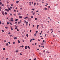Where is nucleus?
Listing matches in <instances>:
<instances>
[{
	"label": "nucleus",
	"instance_id": "22",
	"mask_svg": "<svg viewBox=\"0 0 60 60\" xmlns=\"http://www.w3.org/2000/svg\"><path fill=\"white\" fill-rule=\"evenodd\" d=\"M11 30H13V29L12 28V27H11Z\"/></svg>",
	"mask_w": 60,
	"mask_h": 60
},
{
	"label": "nucleus",
	"instance_id": "60",
	"mask_svg": "<svg viewBox=\"0 0 60 60\" xmlns=\"http://www.w3.org/2000/svg\"><path fill=\"white\" fill-rule=\"evenodd\" d=\"M32 10H33V11H34V9H32Z\"/></svg>",
	"mask_w": 60,
	"mask_h": 60
},
{
	"label": "nucleus",
	"instance_id": "41",
	"mask_svg": "<svg viewBox=\"0 0 60 60\" xmlns=\"http://www.w3.org/2000/svg\"><path fill=\"white\" fill-rule=\"evenodd\" d=\"M14 11H15V12H16V10H14Z\"/></svg>",
	"mask_w": 60,
	"mask_h": 60
},
{
	"label": "nucleus",
	"instance_id": "51",
	"mask_svg": "<svg viewBox=\"0 0 60 60\" xmlns=\"http://www.w3.org/2000/svg\"><path fill=\"white\" fill-rule=\"evenodd\" d=\"M25 18H26V19H27V18H28V17H25Z\"/></svg>",
	"mask_w": 60,
	"mask_h": 60
},
{
	"label": "nucleus",
	"instance_id": "10",
	"mask_svg": "<svg viewBox=\"0 0 60 60\" xmlns=\"http://www.w3.org/2000/svg\"><path fill=\"white\" fill-rule=\"evenodd\" d=\"M43 44H44L42 42L41 43V46H42V45H43Z\"/></svg>",
	"mask_w": 60,
	"mask_h": 60
},
{
	"label": "nucleus",
	"instance_id": "44",
	"mask_svg": "<svg viewBox=\"0 0 60 60\" xmlns=\"http://www.w3.org/2000/svg\"><path fill=\"white\" fill-rule=\"evenodd\" d=\"M21 53H22V52H21V53H20V55H22V54Z\"/></svg>",
	"mask_w": 60,
	"mask_h": 60
},
{
	"label": "nucleus",
	"instance_id": "13",
	"mask_svg": "<svg viewBox=\"0 0 60 60\" xmlns=\"http://www.w3.org/2000/svg\"><path fill=\"white\" fill-rule=\"evenodd\" d=\"M3 50H5V48H4L3 49Z\"/></svg>",
	"mask_w": 60,
	"mask_h": 60
},
{
	"label": "nucleus",
	"instance_id": "1",
	"mask_svg": "<svg viewBox=\"0 0 60 60\" xmlns=\"http://www.w3.org/2000/svg\"><path fill=\"white\" fill-rule=\"evenodd\" d=\"M31 18H29V20H28L29 22H30L31 21Z\"/></svg>",
	"mask_w": 60,
	"mask_h": 60
},
{
	"label": "nucleus",
	"instance_id": "23",
	"mask_svg": "<svg viewBox=\"0 0 60 60\" xmlns=\"http://www.w3.org/2000/svg\"><path fill=\"white\" fill-rule=\"evenodd\" d=\"M35 20H37V18H35Z\"/></svg>",
	"mask_w": 60,
	"mask_h": 60
},
{
	"label": "nucleus",
	"instance_id": "27",
	"mask_svg": "<svg viewBox=\"0 0 60 60\" xmlns=\"http://www.w3.org/2000/svg\"><path fill=\"white\" fill-rule=\"evenodd\" d=\"M18 15H21V14H20L19 13L18 14Z\"/></svg>",
	"mask_w": 60,
	"mask_h": 60
},
{
	"label": "nucleus",
	"instance_id": "42",
	"mask_svg": "<svg viewBox=\"0 0 60 60\" xmlns=\"http://www.w3.org/2000/svg\"><path fill=\"white\" fill-rule=\"evenodd\" d=\"M9 36H10V37H11V36H12V35H10Z\"/></svg>",
	"mask_w": 60,
	"mask_h": 60
},
{
	"label": "nucleus",
	"instance_id": "18",
	"mask_svg": "<svg viewBox=\"0 0 60 60\" xmlns=\"http://www.w3.org/2000/svg\"><path fill=\"white\" fill-rule=\"evenodd\" d=\"M45 9V10H47V9L46 8H45V9Z\"/></svg>",
	"mask_w": 60,
	"mask_h": 60
},
{
	"label": "nucleus",
	"instance_id": "25",
	"mask_svg": "<svg viewBox=\"0 0 60 60\" xmlns=\"http://www.w3.org/2000/svg\"><path fill=\"white\" fill-rule=\"evenodd\" d=\"M11 6H13V4H11Z\"/></svg>",
	"mask_w": 60,
	"mask_h": 60
},
{
	"label": "nucleus",
	"instance_id": "64",
	"mask_svg": "<svg viewBox=\"0 0 60 60\" xmlns=\"http://www.w3.org/2000/svg\"><path fill=\"white\" fill-rule=\"evenodd\" d=\"M58 32H59V33H60V31L59 30L58 31Z\"/></svg>",
	"mask_w": 60,
	"mask_h": 60
},
{
	"label": "nucleus",
	"instance_id": "38",
	"mask_svg": "<svg viewBox=\"0 0 60 60\" xmlns=\"http://www.w3.org/2000/svg\"><path fill=\"white\" fill-rule=\"evenodd\" d=\"M36 12H39V11H36Z\"/></svg>",
	"mask_w": 60,
	"mask_h": 60
},
{
	"label": "nucleus",
	"instance_id": "16",
	"mask_svg": "<svg viewBox=\"0 0 60 60\" xmlns=\"http://www.w3.org/2000/svg\"><path fill=\"white\" fill-rule=\"evenodd\" d=\"M29 49H30V47L29 46H28L27 47Z\"/></svg>",
	"mask_w": 60,
	"mask_h": 60
},
{
	"label": "nucleus",
	"instance_id": "28",
	"mask_svg": "<svg viewBox=\"0 0 60 60\" xmlns=\"http://www.w3.org/2000/svg\"><path fill=\"white\" fill-rule=\"evenodd\" d=\"M5 28H6V29H8V27H5Z\"/></svg>",
	"mask_w": 60,
	"mask_h": 60
},
{
	"label": "nucleus",
	"instance_id": "5",
	"mask_svg": "<svg viewBox=\"0 0 60 60\" xmlns=\"http://www.w3.org/2000/svg\"><path fill=\"white\" fill-rule=\"evenodd\" d=\"M14 39H15V40H16V39H17V37H15L14 38Z\"/></svg>",
	"mask_w": 60,
	"mask_h": 60
},
{
	"label": "nucleus",
	"instance_id": "17",
	"mask_svg": "<svg viewBox=\"0 0 60 60\" xmlns=\"http://www.w3.org/2000/svg\"><path fill=\"white\" fill-rule=\"evenodd\" d=\"M20 23H21V22H18V24H20Z\"/></svg>",
	"mask_w": 60,
	"mask_h": 60
},
{
	"label": "nucleus",
	"instance_id": "53",
	"mask_svg": "<svg viewBox=\"0 0 60 60\" xmlns=\"http://www.w3.org/2000/svg\"><path fill=\"white\" fill-rule=\"evenodd\" d=\"M49 31H48V32H47V33H49Z\"/></svg>",
	"mask_w": 60,
	"mask_h": 60
},
{
	"label": "nucleus",
	"instance_id": "43",
	"mask_svg": "<svg viewBox=\"0 0 60 60\" xmlns=\"http://www.w3.org/2000/svg\"><path fill=\"white\" fill-rule=\"evenodd\" d=\"M41 47H42V48H44V46H41Z\"/></svg>",
	"mask_w": 60,
	"mask_h": 60
},
{
	"label": "nucleus",
	"instance_id": "62",
	"mask_svg": "<svg viewBox=\"0 0 60 60\" xmlns=\"http://www.w3.org/2000/svg\"><path fill=\"white\" fill-rule=\"evenodd\" d=\"M4 42H6V40H4Z\"/></svg>",
	"mask_w": 60,
	"mask_h": 60
},
{
	"label": "nucleus",
	"instance_id": "55",
	"mask_svg": "<svg viewBox=\"0 0 60 60\" xmlns=\"http://www.w3.org/2000/svg\"><path fill=\"white\" fill-rule=\"evenodd\" d=\"M13 15H14V16H16V14H14Z\"/></svg>",
	"mask_w": 60,
	"mask_h": 60
},
{
	"label": "nucleus",
	"instance_id": "63",
	"mask_svg": "<svg viewBox=\"0 0 60 60\" xmlns=\"http://www.w3.org/2000/svg\"><path fill=\"white\" fill-rule=\"evenodd\" d=\"M2 25H4V23H2Z\"/></svg>",
	"mask_w": 60,
	"mask_h": 60
},
{
	"label": "nucleus",
	"instance_id": "59",
	"mask_svg": "<svg viewBox=\"0 0 60 60\" xmlns=\"http://www.w3.org/2000/svg\"><path fill=\"white\" fill-rule=\"evenodd\" d=\"M41 27H42V28H43V26H41Z\"/></svg>",
	"mask_w": 60,
	"mask_h": 60
},
{
	"label": "nucleus",
	"instance_id": "19",
	"mask_svg": "<svg viewBox=\"0 0 60 60\" xmlns=\"http://www.w3.org/2000/svg\"><path fill=\"white\" fill-rule=\"evenodd\" d=\"M11 20H13V19L12 18H11Z\"/></svg>",
	"mask_w": 60,
	"mask_h": 60
},
{
	"label": "nucleus",
	"instance_id": "6",
	"mask_svg": "<svg viewBox=\"0 0 60 60\" xmlns=\"http://www.w3.org/2000/svg\"><path fill=\"white\" fill-rule=\"evenodd\" d=\"M36 5V3H34V6H35V5Z\"/></svg>",
	"mask_w": 60,
	"mask_h": 60
},
{
	"label": "nucleus",
	"instance_id": "52",
	"mask_svg": "<svg viewBox=\"0 0 60 60\" xmlns=\"http://www.w3.org/2000/svg\"><path fill=\"white\" fill-rule=\"evenodd\" d=\"M43 42H45V40H43Z\"/></svg>",
	"mask_w": 60,
	"mask_h": 60
},
{
	"label": "nucleus",
	"instance_id": "61",
	"mask_svg": "<svg viewBox=\"0 0 60 60\" xmlns=\"http://www.w3.org/2000/svg\"><path fill=\"white\" fill-rule=\"evenodd\" d=\"M31 18H33V16H31Z\"/></svg>",
	"mask_w": 60,
	"mask_h": 60
},
{
	"label": "nucleus",
	"instance_id": "47",
	"mask_svg": "<svg viewBox=\"0 0 60 60\" xmlns=\"http://www.w3.org/2000/svg\"><path fill=\"white\" fill-rule=\"evenodd\" d=\"M15 24H17V22H15Z\"/></svg>",
	"mask_w": 60,
	"mask_h": 60
},
{
	"label": "nucleus",
	"instance_id": "14",
	"mask_svg": "<svg viewBox=\"0 0 60 60\" xmlns=\"http://www.w3.org/2000/svg\"><path fill=\"white\" fill-rule=\"evenodd\" d=\"M7 12H5V15H7Z\"/></svg>",
	"mask_w": 60,
	"mask_h": 60
},
{
	"label": "nucleus",
	"instance_id": "40",
	"mask_svg": "<svg viewBox=\"0 0 60 60\" xmlns=\"http://www.w3.org/2000/svg\"><path fill=\"white\" fill-rule=\"evenodd\" d=\"M15 27H18V26H16V25H15Z\"/></svg>",
	"mask_w": 60,
	"mask_h": 60
},
{
	"label": "nucleus",
	"instance_id": "11",
	"mask_svg": "<svg viewBox=\"0 0 60 60\" xmlns=\"http://www.w3.org/2000/svg\"><path fill=\"white\" fill-rule=\"evenodd\" d=\"M18 43H20V41H19V40H18Z\"/></svg>",
	"mask_w": 60,
	"mask_h": 60
},
{
	"label": "nucleus",
	"instance_id": "31",
	"mask_svg": "<svg viewBox=\"0 0 60 60\" xmlns=\"http://www.w3.org/2000/svg\"><path fill=\"white\" fill-rule=\"evenodd\" d=\"M9 24H10L11 25H12V24H11V22H10Z\"/></svg>",
	"mask_w": 60,
	"mask_h": 60
},
{
	"label": "nucleus",
	"instance_id": "21",
	"mask_svg": "<svg viewBox=\"0 0 60 60\" xmlns=\"http://www.w3.org/2000/svg\"><path fill=\"white\" fill-rule=\"evenodd\" d=\"M26 36L27 37H28V34H26Z\"/></svg>",
	"mask_w": 60,
	"mask_h": 60
},
{
	"label": "nucleus",
	"instance_id": "30",
	"mask_svg": "<svg viewBox=\"0 0 60 60\" xmlns=\"http://www.w3.org/2000/svg\"><path fill=\"white\" fill-rule=\"evenodd\" d=\"M21 47H22V48H24V46L23 45L21 46Z\"/></svg>",
	"mask_w": 60,
	"mask_h": 60
},
{
	"label": "nucleus",
	"instance_id": "4",
	"mask_svg": "<svg viewBox=\"0 0 60 60\" xmlns=\"http://www.w3.org/2000/svg\"><path fill=\"white\" fill-rule=\"evenodd\" d=\"M19 18H20V19H22V17L20 16H19Z\"/></svg>",
	"mask_w": 60,
	"mask_h": 60
},
{
	"label": "nucleus",
	"instance_id": "8",
	"mask_svg": "<svg viewBox=\"0 0 60 60\" xmlns=\"http://www.w3.org/2000/svg\"><path fill=\"white\" fill-rule=\"evenodd\" d=\"M13 20H9V21H11V22L13 21Z\"/></svg>",
	"mask_w": 60,
	"mask_h": 60
},
{
	"label": "nucleus",
	"instance_id": "2",
	"mask_svg": "<svg viewBox=\"0 0 60 60\" xmlns=\"http://www.w3.org/2000/svg\"><path fill=\"white\" fill-rule=\"evenodd\" d=\"M2 14H3V15H4V12L2 11Z\"/></svg>",
	"mask_w": 60,
	"mask_h": 60
},
{
	"label": "nucleus",
	"instance_id": "3",
	"mask_svg": "<svg viewBox=\"0 0 60 60\" xmlns=\"http://www.w3.org/2000/svg\"><path fill=\"white\" fill-rule=\"evenodd\" d=\"M27 46H25V49H27Z\"/></svg>",
	"mask_w": 60,
	"mask_h": 60
},
{
	"label": "nucleus",
	"instance_id": "50",
	"mask_svg": "<svg viewBox=\"0 0 60 60\" xmlns=\"http://www.w3.org/2000/svg\"><path fill=\"white\" fill-rule=\"evenodd\" d=\"M28 22H26V24H28Z\"/></svg>",
	"mask_w": 60,
	"mask_h": 60
},
{
	"label": "nucleus",
	"instance_id": "54",
	"mask_svg": "<svg viewBox=\"0 0 60 60\" xmlns=\"http://www.w3.org/2000/svg\"><path fill=\"white\" fill-rule=\"evenodd\" d=\"M38 31H36V33H38Z\"/></svg>",
	"mask_w": 60,
	"mask_h": 60
},
{
	"label": "nucleus",
	"instance_id": "36",
	"mask_svg": "<svg viewBox=\"0 0 60 60\" xmlns=\"http://www.w3.org/2000/svg\"><path fill=\"white\" fill-rule=\"evenodd\" d=\"M19 29H17V31H18V32H19Z\"/></svg>",
	"mask_w": 60,
	"mask_h": 60
},
{
	"label": "nucleus",
	"instance_id": "29",
	"mask_svg": "<svg viewBox=\"0 0 60 60\" xmlns=\"http://www.w3.org/2000/svg\"><path fill=\"white\" fill-rule=\"evenodd\" d=\"M47 53H48V54H49V53H50V52H47Z\"/></svg>",
	"mask_w": 60,
	"mask_h": 60
},
{
	"label": "nucleus",
	"instance_id": "24",
	"mask_svg": "<svg viewBox=\"0 0 60 60\" xmlns=\"http://www.w3.org/2000/svg\"><path fill=\"white\" fill-rule=\"evenodd\" d=\"M2 2H0V5H2Z\"/></svg>",
	"mask_w": 60,
	"mask_h": 60
},
{
	"label": "nucleus",
	"instance_id": "9",
	"mask_svg": "<svg viewBox=\"0 0 60 60\" xmlns=\"http://www.w3.org/2000/svg\"><path fill=\"white\" fill-rule=\"evenodd\" d=\"M8 10H9V11H11V9L10 8H8Z\"/></svg>",
	"mask_w": 60,
	"mask_h": 60
},
{
	"label": "nucleus",
	"instance_id": "35",
	"mask_svg": "<svg viewBox=\"0 0 60 60\" xmlns=\"http://www.w3.org/2000/svg\"><path fill=\"white\" fill-rule=\"evenodd\" d=\"M33 60H36V58H35Z\"/></svg>",
	"mask_w": 60,
	"mask_h": 60
},
{
	"label": "nucleus",
	"instance_id": "33",
	"mask_svg": "<svg viewBox=\"0 0 60 60\" xmlns=\"http://www.w3.org/2000/svg\"><path fill=\"white\" fill-rule=\"evenodd\" d=\"M2 32H4V30H2Z\"/></svg>",
	"mask_w": 60,
	"mask_h": 60
},
{
	"label": "nucleus",
	"instance_id": "7",
	"mask_svg": "<svg viewBox=\"0 0 60 60\" xmlns=\"http://www.w3.org/2000/svg\"><path fill=\"white\" fill-rule=\"evenodd\" d=\"M36 34H37V33H35V34H34L35 36H36Z\"/></svg>",
	"mask_w": 60,
	"mask_h": 60
},
{
	"label": "nucleus",
	"instance_id": "12",
	"mask_svg": "<svg viewBox=\"0 0 60 60\" xmlns=\"http://www.w3.org/2000/svg\"><path fill=\"white\" fill-rule=\"evenodd\" d=\"M19 2V1H17L16 2V3H17V4H18Z\"/></svg>",
	"mask_w": 60,
	"mask_h": 60
},
{
	"label": "nucleus",
	"instance_id": "46",
	"mask_svg": "<svg viewBox=\"0 0 60 60\" xmlns=\"http://www.w3.org/2000/svg\"><path fill=\"white\" fill-rule=\"evenodd\" d=\"M10 9H12V7H10Z\"/></svg>",
	"mask_w": 60,
	"mask_h": 60
},
{
	"label": "nucleus",
	"instance_id": "49",
	"mask_svg": "<svg viewBox=\"0 0 60 60\" xmlns=\"http://www.w3.org/2000/svg\"><path fill=\"white\" fill-rule=\"evenodd\" d=\"M11 34V33L10 32H9L8 33V34Z\"/></svg>",
	"mask_w": 60,
	"mask_h": 60
},
{
	"label": "nucleus",
	"instance_id": "58",
	"mask_svg": "<svg viewBox=\"0 0 60 60\" xmlns=\"http://www.w3.org/2000/svg\"><path fill=\"white\" fill-rule=\"evenodd\" d=\"M37 27H38L39 26V25H37Z\"/></svg>",
	"mask_w": 60,
	"mask_h": 60
},
{
	"label": "nucleus",
	"instance_id": "48",
	"mask_svg": "<svg viewBox=\"0 0 60 60\" xmlns=\"http://www.w3.org/2000/svg\"><path fill=\"white\" fill-rule=\"evenodd\" d=\"M15 29H17V27H16L15 28Z\"/></svg>",
	"mask_w": 60,
	"mask_h": 60
},
{
	"label": "nucleus",
	"instance_id": "45",
	"mask_svg": "<svg viewBox=\"0 0 60 60\" xmlns=\"http://www.w3.org/2000/svg\"><path fill=\"white\" fill-rule=\"evenodd\" d=\"M8 43L9 44H11V43H10V41L8 42Z\"/></svg>",
	"mask_w": 60,
	"mask_h": 60
},
{
	"label": "nucleus",
	"instance_id": "26",
	"mask_svg": "<svg viewBox=\"0 0 60 60\" xmlns=\"http://www.w3.org/2000/svg\"><path fill=\"white\" fill-rule=\"evenodd\" d=\"M8 43H7L6 44V45L8 46Z\"/></svg>",
	"mask_w": 60,
	"mask_h": 60
},
{
	"label": "nucleus",
	"instance_id": "39",
	"mask_svg": "<svg viewBox=\"0 0 60 60\" xmlns=\"http://www.w3.org/2000/svg\"><path fill=\"white\" fill-rule=\"evenodd\" d=\"M32 39H30V42H32Z\"/></svg>",
	"mask_w": 60,
	"mask_h": 60
},
{
	"label": "nucleus",
	"instance_id": "57",
	"mask_svg": "<svg viewBox=\"0 0 60 60\" xmlns=\"http://www.w3.org/2000/svg\"><path fill=\"white\" fill-rule=\"evenodd\" d=\"M0 9H2V8H1V7L0 6Z\"/></svg>",
	"mask_w": 60,
	"mask_h": 60
},
{
	"label": "nucleus",
	"instance_id": "15",
	"mask_svg": "<svg viewBox=\"0 0 60 60\" xmlns=\"http://www.w3.org/2000/svg\"><path fill=\"white\" fill-rule=\"evenodd\" d=\"M18 19H16L15 20V21H18Z\"/></svg>",
	"mask_w": 60,
	"mask_h": 60
},
{
	"label": "nucleus",
	"instance_id": "32",
	"mask_svg": "<svg viewBox=\"0 0 60 60\" xmlns=\"http://www.w3.org/2000/svg\"><path fill=\"white\" fill-rule=\"evenodd\" d=\"M7 9H5V11H7Z\"/></svg>",
	"mask_w": 60,
	"mask_h": 60
},
{
	"label": "nucleus",
	"instance_id": "37",
	"mask_svg": "<svg viewBox=\"0 0 60 60\" xmlns=\"http://www.w3.org/2000/svg\"><path fill=\"white\" fill-rule=\"evenodd\" d=\"M33 15H34V14H35V12H34L33 13Z\"/></svg>",
	"mask_w": 60,
	"mask_h": 60
},
{
	"label": "nucleus",
	"instance_id": "20",
	"mask_svg": "<svg viewBox=\"0 0 60 60\" xmlns=\"http://www.w3.org/2000/svg\"><path fill=\"white\" fill-rule=\"evenodd\" d=\"M7 11H9V10L8 9H7Z\"/></svg>",
	"mask_w": 60,
	"mask_h": 60
},
{
	"label": "nucleus",
	"instance_id": "56",
	"mask_svg": "<svg viewBox=\"0 0 60 60\" xmlns=\"http://www.w3.org/2000/svg\"><path fill=\"white\" fill-rule=\"evenodd\" d=\"M18 52V51L16 50V53H17V52Z\"/></svg>",
	"mask_w": 60,
	"mask_h": 60
},
{
	"label": "nucleus",
	"instance_id": "34",
	"mask_svg": "<svg viewBox=\"0 0 60 60\" xmlns=\"http://www.w3.org/2000/svg\"><path fill=\"white\" fill-rule=\"evenodd\" d=\"M7 24H8V25H9V23L8 22H7Z\"/></svg>",
	"mask_w": 60,
	"mask_h": 60
}]
</instances>
